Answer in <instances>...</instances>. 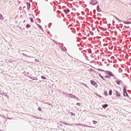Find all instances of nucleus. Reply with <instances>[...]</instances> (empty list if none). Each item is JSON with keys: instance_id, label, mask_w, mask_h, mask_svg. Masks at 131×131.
<instances>
[{"instance_id": "1a4fd4ad", "label": "nucleus", "mask_w": 131, "mask_h": 131, "mask_svg": "<svg viewBox=\"0 0 131 131\" xmlns=\"http://www.w3.org/2000/svg\"><path fill=\"white\" fill-rule=\"evenodd\" d=\"M29 77L31 79H33V80H37V78H36V77H32L31 76H30Z\"/></svg>"}, {"instance_id": "6e6552de", "label": "nucleus", "mask_w": 131, "mask_h": 131, "mask_svg": "<svg viewBox=\"0 0 131 131\" xmlns=\"http://www.w3.org/2000/svg\"><path fill=\"white\" fill-rule=\"evenodd\" d=\"M123 95L124 97H127L128 98L129 97L127 92H123Z\"/></svg>"}, {"instance_id": "e2e57ef3", "label": "nucleus", "mask_w": 131, "mask_h": 131, "mask_svg": "<svg viewBox=\"0 0 131 131\" xmlns=\"http://www.w3.org/2000/svg\"><path fill=\"white\" fill-rule=\"evenodd\" d=\"M76 33V32H75V33Z\"/></svg>"}, {"instance_id": "bf43d9fd", "label": "nucleus", "mask_w": 131, "mask_h": 131, "mask_svg": "<svg viewBox=\"0 0 131 131\" xmlns=\"http://www.w3.org/2000/svg\"><path fill=\"white\" fill-rule=\"evenodd\" d=\"M9 119H12V118H9Z\"/></svg>"}, {"instance_id": "ea45409f", "label": "nucleus", "mask_w": 131, "mask_h": 131, "mask_svg": "<svg viewBox=\"0 0 131 131\" xmlns=\"http://www.w3.org/2000/svg\"><path fill=\"white\" fill-rule=\"evenodd\" d=\"M105 78H108V75H106L104 76Z\"/></svg>"}, {"instance_id": "c756f323", "label": "nucleus", "mask_w": 131, "mask_h": 131, "mask_svg": "<svg viewBox=\"0 0 131 131\" xmlns=\"http://www.w3.org/2000/svg\"><path fill=\"white\" fill-rule=\"evenodd\" d=\"M77 125H79L80 126H82V124L77 123Z\"/></svg>"}, {"instance_id": "423d86ee", "label": "nucleus", "mask_w": 131, "mask_h": 131, "mask_svg": "<svg viewBox=\"0 0 131 131\" xmlns=\"http://www.w3.org/2000/svg\"><path fill=\"white\" fill-rule=\"evenodd\" d=\"M115 82L117 83L118 84V85H120V83L122 82V81H121V80L120 79L116 80Z\"/></svg>"}, {"instance_id": "f257e3e1", "label": "nucleus", "mask_w": 131, "mask_h": 131, "mask_svg": "<svg viewBox=\"0 0 131 131\" xmlns=\"http://www.w3.org/2000/svg\"><path fill=\"white\" fill-rule=\"evenodd\" d=\"M66 96V97H68V98H71L72 99H76V100H79V98H78V97H76V96L73 95V94H72L67 93Z\"/></svg>"}, {"instance_id": "412c9836", "label": "nucleus", "mask_w": 131, "mask_h": 131, "mask_svg": "<svg viewBox=\"0 0 131 131\" xmlns=\"http://www.w3.org/2000/svg\"><path fill=\"white\" fill-rule=\"evenodd\" d=\"M70 114L71 115V116H75V115H76V114L75 113H74L73 112H71Z\"/></svg>"}, {"instance_id": "37998d69", "label": "nucleus", "mask_w": 131, "mask_h": 131, "mask_svg": "<svg viewBox=\"0 0 131 131\" xmlns=\"http://www.w3.org/2000/svg\"><path fill=\"white\" fill-rule=\"evenodd\" d=\"M84 86H85V88H88V85H86V84H84Z\"/></svg>"}, {"instance_id": "ddd939ff", "label": "nucleus", "mask_w": 131, "mask_h": 131, "mask_svg": "<svg viewBox=\"0 0 131 131\" xmlns=\"http://www.w3.org/2000/svg\"><path fill=\"white\" fill-rule=\"evenodd\" d=\"M82 126H85V127H94L92 126L88 125L86 124H82Z\"/></svg>"}, {"instance_id": "5701e85b", "label": "nucleus", "mask_w": 131, "mask_h": 131, "mask_svg": "<svg viewBox=\"0 0 131 131\" xmlns=\"http://www.w3.org/2000/svg\"><path fill=\"white\" fill-rule=\"evenodd\" d=\"M41 78L42 79H45V80L47 79V77H46V76H41Z\"/></svg>"}, {"instance_id": "f8f14e48", "label": "nucleus", "mask_w": 131, "mask_h": 131, "mask_svg": "<svg viewBox=\"0 0 131 131\" xmlns=\"http://www.w3.org/2000/svg\"><path fill=\"white\" fill-rule=\"evenodd\" d=\"M37 26H38V28H39L40 30H43V29H42V27H41V26H40L39 24H37Z\"/></svg>"}, {"instance_id": "0e129e2a", "label": "nucleus", "mask_w": 131, "mask_h": 131, "mask_svg": "<svg viewBox=\"0 0 131 131\" xmlns=\"http://www.w3.org/2000/svg\"><path fill=\"white\" fill-rule=\"evenodd\" d=\"M38 19L39 20V18H38Z\"/></svg>"}, {"instance_id": "f704fd0d", "label": "nucleus", "mask_w": 131, "mask_h": 131, "mask_svg": "<svg viewBox=\"0 0 131 131\" xmlns=\"http://www.w3.org/2000/svg\"><path fill=\"white\" fill-rule=\"evenodd\" d=\"M97 70H98L99 71H104L103 70L101 69H98Z\"/></svg>"}, {"instance_id": "bb28decb", "label": "nucleus", "mask_w": 131, "mask_h": 131, "mask_svg": "<svg viewBox=\"0 0 131 131\" xmlns=\"http://www.w3.org/2000/svg\"><path fill=\"white\" fill-rule=\"evenodd\" d=\"M4 95L5 97H7V98H9V96H8V95L7 94L4 93Z\"/></svg>"}, {"instance_id": "5fc2aeb1", "label": "nucleus", "mask_w": 131, "mask_h": 131, "mask_svg": "<svg viewBox=\"0 0 131 131\" xmlns=\"http://www.w3.org/2000/svg\"><path fill=\"white\" fill-rule=\"evenodd\" d=\"M2 71L0 70V73H2Z\"/></svg>"}, {"instance_id": "58836bf2", "label": "nucleus", "mask_w": 131, "mask_h": 131, "mask_svg": "<svg viewBox=\"0 0 131 131\" xmlns=\"http://www.w3.org/2000/svg\"><path fill=\"white\" fill-rule=\"evenodd\" d=\"M111 77V76L107 75V78H110Z\"/></svg>"}, {"instance_id": "39448f33", "label": "nucleus", "mask_w": 131, "mask_h": 131, "mask_svg": "<svg viewBox=\"0 0 131 131\" xmlns=\"http://www.w3.org/2000/svg\"><path fill=\"white\" fill-rule=\"evenodd\" d=\"M98 2H97L96 0H91L90 2V5H93V6H95V5H96Z\"/></svg>"}, {"instance_id": "7ed1b4c3", "label": "nucleus", "mask_w": 131, "mask_h": 131, "mask_svg": "<svg viewBox=\"0 0 131 131\" xmlns=\"http://www.w3.org/2000/svg\"><path fill=\"white\" fill-rule=\"evenodd\" d=\"M114 95H115L117 98H120L121 97V94H120V92L118 91L114 90L113 91Z\"/></svg>"}, {"instance_id": "338daca9", "label": "nucleus", "mask_w": 131, "mask_h": 131, "mask_svg": "<svg viewBox=\"0 0 131 131\" xmlns=\"http://www.w3.org/2000/svg\"><path fill=\"white\" fill-rule=\"evenodd\" d=\"M108 66H109V64H107Z\"/></svg>"}, {"instance_id": "4d7b16f0", "label": "nucleus", "mask_w": 131, "mask_h": 131, "mask_svg": "<svg viewBox=\"0 0 131 131\" xmlns=\"http://www.w3.org/2000/svg\"><path fill=\"white\" fill-rule=\"evenodd\" d=\"M114 79H116V78H114Z\"/></svg>"}, {"instance_id": "49530a36", "label": "nucleus", "mask_w": 131, "mask_h": 131, "mask_svg": "<svg viewBox=\"0 0 131 131\" xmlns=\"http://www.w3.org/2000/svg\"><path fill=\"white\" fill-rule=\"evenodd\" d=\"M73 124L68 123L67 125H72Z\"/></svg>"}, {"instance_id": "4be33fe9", "label": "nucleus", "mask_w": 131, "mask_h": 131, "mask_svg": "<svg viewBox=\"0 0 131 131\" xmlns=\"http://www.w3.org/2000/svg\"><path fill=\"white\" fill-rule=\"evenodd\" d=\"M37 110H38V111H39L40 112H41V111H42L41 107L40 106H39L38 107Z\"/></svg>"}, {"instance_id": "4468645a", "label": "nucleus", "mask_w": 131, "mask_h": 131, "mask_svg": "<svg viewBox=\"0 0 131 131\" xmlns=\"http://www.w3.org/2000/svg\"><path fill=\"white\" fill-rule=\"evenodd\" d=\"M126 85H125V86H123V93H125V92H126Z\"/></svg>"}, {"instance_id": "864d4df0", "label": "nucleus", "mask_w": 131, "mask_h": 131, "mask_svg": "<svg viewBox=\"0 0 131 131\" xmlns=\"http://www.w3.org/2000/svg\"><path fill=\"white\" fill-rule=\"evenodd\" d=\"M58 128H60V126H57Z\"/></svg>"}, {"instance_id": "2f4dec72", "label": "nucleus", "mask_w": 131, "mask_h": 131, "mask_svg": "<svg viewBox=\"0 0 131 131\" xmlns=\"http://www.w3.org/2000/svg\"><path fill=\"white\" fill-rule=\"evenodd\" d=\"M101 78H102V79H103V80H104V81L106 80V79H105L103 76H102V77H101Z\"/></svg>"}, {"instance_id": "13d9d810", "label": "nucleus", "mask_w": 131, "mask_h": 131, "mask_svg": "<svg viewBox=\"0 0 131 131\" xmlns=\"http://www.w3.org/2000/svg\"><path fill=\"white\" fill-rule=\"evenodd\" d=\"M28 74H29V72H27Z\"/></svg>"}, {"instance_id": "dca6fc26", "label": "nucleus", "mask_w": 131, "mask_h": 131, "mask_svg": "<svg viewBox=\"0 0 131 131\" xmlns=\"http://www.w3.org/2000/svg\"><path fill=\"white\" fill-rule=\"evenodd\" d=\"M104 96H105V97H107L108 96V92H107V91L105 90L104 91Z\"/></svg>"}, {"instance_id": "79ce46f5", "label": "nucleus", "mask_w": 131, "mask_h": 131, "mask_svg": "<svg viewBox=\"0 0 131 131\" xmlns=\"http://www.w3.org/2000/svg\"><path fill=\"white\" fill-rule=\"evenodd\" d=\"M69 62H72V61H73V59H69Z\"/></svg>"}, {"instance_id": "a211bd4d", "label": "nucleus", "mask_w": 131, "mask_h": 131, "mask_svg": "<svg viewBox=\"0 0 131 131\" xmlns=\"http://www.w3.org/2000/svg\"><path fill=\"white\" fill-rule=\"evenodd\" d=\"M26 27L27 28H30V27H31V25H30L29 24H27L26 26Z\"/></svg>"}, {"instance_id": "aec40b11", "label": "nucleus", "mask_w": 131, "mask_h": 131, "mask_svg": "<svg viewBox=\"0 0 131 131\" xmlns=\"http://www.w3.org/2000/svg\"><path fill=\"white\" fill-rule=\"evenodd\" d=\"M97 10L98 12H100L101 11V9H100V6H97Z\"/></svg>"}, {"instance_id": "c85d7f7f", "label": "nucleus", "mask_w": 131, "mask_h": 131, "mask_svg": "<svg viewBox=\"0 0 131 131\" xmlns=\"http://www.w3.org/2000/svg\"><path fill=\"white\" fill-rule=\"evenodd\" d=\"M46 104H47V105H49V106H52V104H51L49 102H46Z\"/></svg>"}, {"instance_id": "603ef678", "label": "nucleus", "mask_w": 131, "mask_h": 131, "mask_svg": "<svg viewBox=\"0 0 131 131\" xmlns=\"http://www.w3.org/2000/svg\"><path fill=\"white\" fill-rule=\"evenodd\" d=\"M25 22H26V20H24V21H23L24 23H25Z\"/></svg>"}, {"instance_id": "7c9ffc66", "label": "nucleus", "mask_w": 131, "mask_h": 131, "mask_svg": "<svg viewBox=\"0 0 131 131\" xmlns=\"http://www.w3.org/2000/svg\"><path fill=\"white\" fill-rule=\"evenodd\" d=\"M62 94H63V95H64V96H66L67 93H66L65 92L63 91Z\"/></svg>"}, {"instance_id": "b1692460", "label": "nucleus", "mask_w": 131, "mask_h": 131, "mask_svg": "<svg viewBox=\"0 0 131 131\" xmlns=\"http://www.w3.org/2000/svg\"><path fill=\"white\" fill-rule=\"evenodd\" d=\"M30 20L31 22H32V23H33V22L34 21V20H33V18L32 17H30Z\"/></svg>"}, {"instance_id": "680f3d73", "label": "nucleus", "mask_w": 131, "mask_h": 131, "mask_svg": "<svg viewBox=\"0 0 131 131\" xmlns=\"http://www.w3.org/2000/svg\"><path fill=\"white\" fill-rule=\"evenodd\" d=\"M33 117H35V116H34Z\"/></svg>"}, {"instance_id": "69168bd1", "label": "nucleus", "mask_w": 131, "mask_h": 131, "mask_svg": "<svg viewBox=\"0 0 131 131\" xmlns=\"http://www.w3.org/2000/svg\"><path fill=\"white\" fill-rule=\"evenodd\" d=\"M108 66H109V64H107Z\"/></svg>"}, {"instance_id": "2eb2a0df", "label": "nucleus", "mask_w": 131, "mask_h": 131, "mask_svg": "<svg viewBox=\"0 0 131 131\" xmlns=\"http://www.w3.org/2000/svg\"><path fill=\"white\" fill-rule=\"evenodd\" d=\"M113 92L112 91V90H110L109 92H108V95L109 96H112V93Z\"/></svg>"}, {"instance_id": "09e8293b", "label": "nucleus", "mask_w": 131, "mask_h": 131, "mask_svg": "<svg viewBox=\"0 0 131 131\" xmlns=\"http://www.w3.org/2000/svg\"><path fill=\"white\" fill-rule=\"evenodd\" d=\"M22 54H23V56H26V54H25V53H23Z\"/></svg>"}, {"instance_id": "052dcab7", "label": "nucleus", "mask_w": 131, "mask_h": 131, "mask_svg": "<svg viewBox=\"0 0 131 131\" xmlns=\"http://www.w3.org/2000/svg\"><path fill=\"white\" fill-rule=\"evenodd\" d=\"M27 63H29V61H27Z\"/></svg>"}, {"instance_id": "f03ea898", "label": "nucleus", "mask_w": 131, "mask_h": 131, "mask_svg": "<svg viewBox=\"0 0 131 131\" xmlns=\"http://www.w3.org/2000/svg\"><path fill=\"white\" fill-rule=\"evenodd\" d=\"M105 74H106V75H110V76L112 77H116L115 75H114V74H113V73L110 71H106Z\"/></svg>"}, {"instance_id": "c9c22d12", "label": "nucleus", "mask_w": 131, "mask_h": 131, "mask_svg": "<svg viewBox=\"0 0 131 131\" xmlns=\"http://www.w3.org/2000/svg\"><path fill=\"white\" fill-rule=\"evenodd\" d=\"M76 105H77V106H80V103L78 102L77 103Z\"/></svg>"}, {"instance_id": "f3484780", "label": "nucleus", "mask_w": 131, "mask_h": 131, "mask_svg": "<svg viewBox=\"0 0 131 131\" xmlns=\"http://www.w3.org/2000/svg\"><path fill=\"white\" fill-rule=\"evenodd\" d=\"M64 12H65L66 14H68V13L70 12V10H69V9H66L64 10Z\"/></svg>"}, {"instance_id": "6ab92c4d", "label": "nucleus", "mask_w": 131, "mask_h": 131, "mask_svg": "<svg viewBox=\"0 0 131 131\" xmlns=\"http://www.w3.org/2000/svg\"><path fill=\"white\" fill-rule=\"evenodd\" d=\"M94 94H95V95H96L97 96V97H98V98H102V96L98 94V93H95Z\"/></svg>"}, {"instance_id": "4c0bfd02", "label": "nucleus", "mask_w": 131, "mask_h": 131, "mask_svg": "<svg viewBox=\"0 0 131 131\" xmlns=\"http://www.w3.org/2000/svg\"><path fill=\"white\" fill-rule=\"evenodd\" d=\"M0 20H4V17H0Z\"/></svg>"}, {"instance_id": "9d476101", "label": "nucleus", "mask_w": 131, "mask_h": 131, "mask_svg": "<svg viewBox=\"0 0 131 131\" xmlns=\"http://www.w3.org/2000/svg\"><path fill=\"white\" fill-rule=\"evenodd\" d=\"M108 106V104H104L102 105V108H103V109H106V108H107Z\"/></svg>"}, {"instance_id": "3c124183", "label": "nucleus", "mask_w": 131, "mask_h": 131, "mask_svg": "<svg viewBox=\"0 0 131 131\" xmlns=\"http://www.w3.org/2000/svg\"><path fill=\"white\" fill-rule=\"evenodd\" d=\"M59 125H60L61 126H63V124H59Z\"/></svg>"}, {"instance_id": "c03bdc74", "label": "nucleus", "mask_w": 131, "mask_h": 131, "mask_svg": "<svg viewBox=\"0 0 131 131\" xmlns=\"http://www.w3.org/2000/svg\"><path fill=\"white\" fill-rule=\"evenodd\" d=\"M84 86H85V88H88V85H86V84H84Z\"/></svg>"}, {"instance_id": "6e6d98bb", "label": "nucleus", "mask_w": 131, "mask_h": 131, "mask_svg": "<svg viewBox=\"0 0 131 131\" xmlns=\"http://www.w3.org/2000/svg\"><path fill=\"white\" fill-rule=\"evenodd\" d=\"M50 24L51 25H52V23H50Z\"/></svg>"}, {"instance_id": "0eeeda50", "label": "nucleus", "mask_w": 131, "mask_h": 131, "mask_svg": "<svg viewBox=\"0 0 131 131\" xmlns=\"http://www.w3.org/2000/svg\"><path fill=\"white\" fill-rule=\"evenodd\" d=\"M123 23H124V24H126L127 25H128L129 24H131V21H127V20H126V21L123 20Z\"/></svg>"}, {"instance_id": "72a5a7b5", "label": "nucleus", "mask_w": 131, "mask_h": 131, "mask_svg": "<svg viewBox=\"0 0 131 131\" xmlns=\"http://www.w3.org/2000/svg\"><path fill=\"white\" fill-rule=\"evenodd\" d=\"M35 61L36 62H39V60H38V59H35Z\"/></svg>"}, {"instance_id": "8fccbe9b", "label": "nucleus", "mask_w": 131, "mask_h": 131, "mask_svg": "<svg viewBox=\"0 0 131 131\" xmlns=\"http://www.w3.org/2000/svg\"><path fill=\"white\" fill-rule=\"evenodd\" d=\"M81 84H82L83 85H84L85 84L84 83L81 82Z\"/></svg>"}, {"instance_id": "393cba45", "label": "nucleus", "mask_w": 131, "mask_h": 131, "mask_svg": "<svg viewBox=\"0 0 131 131\" xmlns=\"http://www.w3.org/2000/svg\"><path fill=\"white\" fill-rule=\"evenodd\" d=\"M93 123H94V124H97V123H98V122L97 121L93 120Z\"/></svg>"}, {"instance_id": "473e14b6", "label": "nucleus", "mask_w": 131, "mask_h": 131, "mask_svg": "<svg viewBox=\"0 0 131 131\" xmlns=\"http://www.w3.org/2000/svg\"><path fill=\"white\" fill-rule=\"evenodd\" d=\"M54 43H56V45H58V41H56V40H54L53 41Z\"/></svg>"}, {"instance_id": "20e7f679", "label": "nucleus", "mask_w": 131, "mask_h": 131, "mask_svg": "<svg viewBox=\"0 0 131 131\" xmlns=\"http://www.w3.org/2000/svg\"><path fill=\"white\" fill-rule=\"evenodd\" d=\"M90 82L92 85H94V86H95V88H98L97 83L96 82V81H95V80H91Z\"/></svg>"}, {"instance_id": "de8ad7c7", "label": "nucleus", "mask_w": 131, "mask_h": 131, "mask_svg": "<svg viewBox=\"0 0 131 131\" xmlns=\"http://www.w3.org/2000/svg\"><path fill=\"white\" fill-rule=\"evenodd\" d=\"M4 93H0V95H1V96H3V95H4Z\"/></svg>"}, {"instance_id": "9b49d317", "label": "nucleus", "mask_w": 131, "mask_h": 131, "mask_svg": "<svg viewBox=\"0 0 131 131\" xmlns=\"http://www.w3.org/2000/svg\"><path fill=\"white\" fill-rule=\"evenodd\" d=\"M115 18L116 20H117V21H119L120 23H121V22H122V20L119 19L118 17H115Z\"/></svg>"}, {"instance_id": "a18cd8bd", "label": "nucleus", "mask_w": 131, "mask_h": 131, "mask_svg": "<svg viewBox=\"0 0 131 131\" xmlns=\"http://www.w3.org/2000/svg\"><path fill=\"white\" fill-rule=\"evenodd\" d=\"M26 57L27 58L28 57H29V58H30V56H28L27 55H26Z\"/></svg>"}, {"instance_id": "e433bc0d", "label": "nucleus", "mask_w": 131, "mask_h": 131, "mask_svg": "<svg viewBox=\"0 0 131 131\" xmlns=\"http://www.w3.org/2000/svg\"><path fill=\"white\" fill-rule=\"evenodd\" d=\"M28 8H30V4H28Z\"/></svg>"}, {"instance_id": "cd10ccee", "label": "nucleus", "mask_w": 131, "mask_h": 131, "mask_svg": "<svg viewBox=\"0 0 131 131\" xmlns=\"http://www.w3.org/2000/svg\"><path fill=\"white\" fill-rule=\"evenodd\" d=\"M61 123H63V124H66V125H67V124H68V123H66L65 122H61Z\"/></svg>"}, {"instance_id": "a19ab883", "label": "nucleus", "mask_w": 131, "mask_h": 131, "mask_svg": "<svg viewBox=\"0 0 131 131\" xmlns=\"http://www.w3.org/2000/svg\"><path fill=\"white\" fill-rule=\"evenodd\" d=\"M99 77L101 78L102 77V75L101 74H99Z\"/></svg>"}, {"instance_id": "a878e982", "label": "nucleus", "mask_w": 131, "mask_h": 131, "mask_svg": "<svg viewBox=\"0 0 131 131\" xmlns=\"http://www.w3.org/2000/svg\"><path fill=\"white\" fill-rule=\"evenodd\" d=\"M118 70H119V73H121V72H122V69L119 68Z\"/></svg>"}]
</instances>
